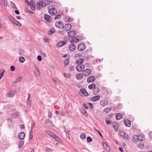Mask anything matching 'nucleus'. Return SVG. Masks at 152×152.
<instances>
[{
  "instance_id": "43",
  "label": "nucleus",
  "mask_w": 152,
  "mask_h": 152,
  "mask_svg": "<svg viewBox=\"0 0 152 152\" xmlns=\"http://www.w3.org/2000/svg\"><path fill=\"white\" fill-rule=\"evenodd\" d=\"M44 4L45 5V6H48L50 3V1L49 0H44Z\"/></svg>"
},
{
  "instance_id": "35",
  "label": "nucleus",
  "mask_w": 152,
  "mask_h": 152,
  "mask_svg": "<svg viewBox=\"0 0 152 152\" xmlns=\"http://www.w3.org/2000/svg\"><path fill=\"white\" fill-rule=\"evenodd\" d=\"M95 87L96 85L94 83H93L88 86V88L91 90L94 89L95 88Z\"/></svg>"
},
{
  "instance_id": "31",
  "label": "nucleus",
  "mask_w": 152,
  "mask_h": 152,
  "mask_svg": "<svg viewBox=\"0 0 152 152\" xmlns=\"http://www.w3.org/2000/svg\"><path fill=\"white\" fill-rule=\"evenodd\" d=\"M102 143L104 147L107 150H110L109 146L106 143L103 142Z\"/></svg>"
},
{
  "instance_id": "62",
  "label": "nucleus",
  "mask_w": 152,
  "mask_h": 152,
  "mask_svg": "<svg viewBox=\"0 0 152 152\" xmlns=\"http://www.w3.org/2000/svg\"><path fill=\"white\" fill-rule=\"evenodd\" d=\"M37 58L39 61H41L42 60V58L41 56H38L37 57Z\"/></svg>"
},
{
  "instance_id": "15",
  "label": "nucleus",
  "mask_w": 152,
  "mask_h": 152,
  "mask_svg": "<svg viewBox=\"0 0 152 152\" xmlns=\"http://www.w3.org/2000/svg\"><path fill=\"white\" fill-rule=\"evenodd\" d=\"M80 93L83 94L86 96H88V94L86 90L84 88H82L80 90Z\"/></svg>"
},
{
  "instance_id": "45",
  "label": "nucleus",
  "mask_w": 152,
  "mask_h": 152,
  "mask_svg": "<svg viewBox=\"0 0 152 152\" xmlns=\"http://www.w3.org/2000/svg\"><path fill=\"white\" fill-rule=\"evenodd\" d=\"M80 137L82 139H85L86 137V135L84 133H82L80 134Z\"/></svg>"
},
{
  "instance_id": "49",
  "label": "nucleus",
  "mask_w": 152,
  "mask_h": 152,
  "mask_svg": "<svg viewBox=\"0 0 152 152\" xmlns=\"http://www.w3.org/2000/svg\"><path fill=\"white\" fill-rule=\"evenodd\" d=\"M10 4L14 9H17V8L15 6V4L13 3L12 1H10Z\"/></svg>"
},
{
  "instance_id": "52",
  "label": "nucleus",
  "mask_w": 152,
  "mask_h": 152,
  "mask_svg": "<svg viewBox=\"0 0 152 152\" xmlns=\"http://www.w3.org/2000/svg\"><path fill=\"white\" fill-rule=\"evenodd\" d=\"M64 76L68 78H69L71 77L70 74L69 73H64Z\"/></svg>"
},
{
  "instance_id": "4",
  "label": "nucleus",
  "mask_w": 152,
  "mask_h": 152,
  "mask_svg": "<svg viewBox=\"0 0 152 152\" xmlns=\"http://www.w3.org/2000/svg\"><path fill=\"white\" fill-rule=\"evenodd\" d=\"M68 37H69L73 38L76 35V32L74 30H71L68 32Z\"/></svg>"
},
{
  "instance_id": "41",
  "label": "nucleus",
  "mask_w": 152,
  "mask_h": 152,
  "mask_svg": "<svg viewBox=\"0 0 152 152\" xmlns=\"http://www.w3.org/2000/svg\"><path fill=\"white\" fill-rule=\"evenodd\" d=\"M19 61L21 63L24 62L25 59V58L21 56L19 58Z\"/></svg>"
},
{
  "instance_id": "53",
  "label": "nucleus",
  "mask_w": 152,
  "mask_h": 152,
  "mask_svg": "<svg viewBox=\"0 0 152 152\" xmlns=\"http://www.w3.org/2000/svg\"><path fill=\"white\" fill-rule=\"evenodd\" d=\"M83 107L86 109H87L88 108V103H84L83 104Z\"/></svg>"
},
{
  "instance_id": "61",
  "label": "nucleus",
  "mask_w": 152,
  "mask_h": 152,
  "mask_svg": "<svg viewBox=\"0 0 152 152\" xmlns=\"http://www.w3.org/2000/svg\"><path fill=\"white\" fill-rule=\"evenodd\" d=\"M64 131L65 132L66 134H68L69 133V131L68 130H66V129L64 127Z\"/></svg>"
},
{
  "instance_id": "27",
  "label": "nucleus",
  "mask_w": 152,
  "mask_h": 152,
  "mask_svg": "<svg viewBox=\"0 0 152 152\" xmlns=\"http://www.w3.org/2000/svg\"><path fill=\"white\" fill-rule=\"evenodd\" d=\"M93 93L94 94H97L100 91L99 88L98 87H95L93 89Z\"/></svg>"
},
{
  "instance_id": "23",
  "label": "nucleus",
  "mask_w": 152,
  "mask_h": 152,
  "mask_svg": "<svg viewBox=\"0 0 152 152\" xmlns=\"http://www.w3.org/2000/svg\"><path fill=\"white\" fill-rule=\"evenodd\" d=\"M100 98V97L99 95L95 96L91 98V100L93 102H95L98 100Z\"/></svg>"
},
{
  "instance_id": "9",
  "label": "nucleus",
  "mask_w": 152,
  "mask_h": 152,
  "mask_svg": "<svg viewBox=\"0 0 152 152\" xmlns=\"http://www.w3.org/2000/svg\"><path fill=\"white\" fill-rule=\"evenodd\" d=\"M48 12L51 15H55L57 14V11L54 8H53L49 9L48 11Z\"/></svg>"
},
{
  "instance_id": "64",
  "label": "nucleus",
  "mask_w": 152,
  "mask_h": 152,
  "mask_svg": "<svg viewBox=\"0 0 152 152\" xmlns=\"http://www.w3.org/2000/svg\"><path fill=\"white\" fill-rule=\"evenodd\" d=\"M26 11L31 14H33V12H32L28 10H26Z\"/></svg>"
},
{
  "instance_id": "42",
  "label": "nucleus",
  "mask_w": 152,
  "mask_h": 152,
  "mask_svg": "<svg viewBox=\"0 0 152 152\" xmlns=\"http://www.w3.org/2000/svg\"><path fill=\"white\" fill-rule=\"evenodd\" d=\"M45 123L46 124H49L50 126L53 125L52 122L49 119H47L45 121Z\"/></svg>"
},
{
  "instance_id": "25",
  "label": "nucleus",
  "mask_w": 152,
  "mask_h": 152,
  "mask_svg": "<svg viewBox=\"0 0 152 152\" xmlns=\"http://www.w3.org/2000/svg\"><path fill=\"white\" fill-rule=\"evenodd\" d=\"M66 43V42L64 41H62L59 42L57 44V46L58 47H60L65 45Z\"/></svg>"
},
{
  "instance_id": "24",
  "label": "nucleus",
  "mask_w": 152,
  "mask_h": 152,
  "mask_svg": "<svg viewBox=\"0 0 152 152\" xmlns=\"http://www.w3.org/2000/svg\"><path fill=\"white\" fill-rule=\"evenodd\" d=\"M121 134H123L122 135V134H121V135L122 137H123L124 136V139L126 140H129V136L128 134H126V133H125L124 132H121Z\"/></svg>"
},
{
  "instance_id": "60",
  "label": "nucleus",
  "mask_w": 152,
  "mask_h": 152,
  "mask_svg": "<svg viewBox=\"0 0 152 152\" xmlns=\"http://www.w3.org/2000/svg\"><path fill=\"white\" fill-rule=\"evenodd\" d=\"M19 145L20 146H22L23 145L24 142L22 141H20L19 142Z\"/></svg>"
},
{
  "instance_id": "33",
  "label": "nucleus",
  "mask_w": 152,
  "mask_h": 152,
  "mask_svg": "<svg viewBox=\"0 0 152 152\" xmlns=\"http://www.w3.org/2000/svg\"><path fill=\"white\" fill-rule=\"evenodd\" d=\"M55 32V30L54 28H51L50 30L48 32V34L49 35H51L54 33Z\"/></svg>"
},
{
  "instance_id": "12",
  "label": "nucleus",
  "mask_w": 152,
  "mask_h": 152,
  "mask_svg": "<svg viewBox=\"0 0 152 152\" xmlns=\"http://www.w3.org/2000/svg\"><path fill=\"white\" fill-rule=\"evenodd\" d=\"M69 50L71 51H74L76 49V45L72 43L70 44L69 47Z\"/></svg>"
},
{
  "instance_id": "29",
  "label": "nucleus",
  "mask_w": 152,
  "mask_h": 152,
  "mask_svg": "<svg viewBox=\"0 0 152 152\" xmlns=\"http://www.w3.org/2000/svg\"><path fill=\"white\" fill-rule=\"evenodd\" d=\"M116 119L117 120H120L123 117L121 114L120 113L116 114L115 115Z\"/></svg>"
},
{
  "instance_id": "50",
  "label": "nucleus",
  "mask_w": 152,
  "mask_h": 152,
  "mask_svg": "<svg viewBox=\"0 0 152 152\" xmlns=\"http://www.w3.org/2000/svg\"><path fill=\"white\" fill-rule=\"evenodd\" d=\"M64 31V29L63 30H60V31H58V33L59 34L61 35H63L64 34V31Z\"/></svg>"
},
{
  "instance_id": "10",
  "label": "nucleus",
  "mask_w": 152,
  "mask_h": 152,
  "mask_svg": "<svg viewBox=\"0 0 152 152\" xmlns=\"http://www.w3.org/2000/svg\"><path fill=\"white\" fill-rule=\"evenodd\" d=\"M44 17L46 22L48 23H50L51 22L52 19L50 16L45 14L44 15Z\"/></svg>"
},
{
  "instance_id": "30",
  "label": "nucleus",
  "mask_w": 152,
  "mask_h": 152,
  "mask_svg": "<svg viewBox=\"0 0 152 152\" xmlns=\"http://www.w3.org/2000/svg\"><path fill=\"white\" fill-rule=\"evenodd\" d=\"M45 132L47 134H48L49 136L52 137H53V136L55 134L54 133L48 130L46 131Z\"/></svg>"
},
{
  "instance_id": "44",
  "label": "nucleus",
  "mask_w": 152,
  "mask_h": 152,
  "mask_svg": "<svg viewBox=\"0 0 152 152\" xmlns=\"http://www.w3.org/2000/svg\"><path fill=\"white\" fill-rule=\"evenodd\" d=\"M13 24L18 26H21V24L16 20H15Z\"/></svg>"
},
{
  "instance_id": "20",
  "label": "nucleus",
  "mask_w": 152,
  "mask_h": 152,
  "mask_svg": "<svg viewBox=\"0 0 152 152\" xmlns=\"http://www.w3.org/2000/svg\"><path fill=\"white\" fill-rule=\"evenodd\" d=\"M66 20L68 22H71L73 21L74 19L73 18L70 17L69 16H66L65 17Z\"/></svg>"
},
{
  "instance_id": "8",
  "label": "nucleus",
  "mask_w": 152,
  "mask_h": 152,
  "mask_svg": "<svg viewBox=\"0 0 152 152\" xmlns=\"http://www.w3.org/2000/svg\"><path fill=\"white\" fill-rule=\"evenodd\" d=\"M85 68V66L83 64H79L76 67L77 70L79 72L83 71Z\"/></svg>"
},
{
  "instance_id": "18",
  "label": "nucleus",
  "mask_w": 152,
  "mask_h": 152,
  "mask_svg": "<svg viewBox=\"0 0 152 152\" xmlns=\"http://www.w3.org/2000/svg\"><path fill=\"white\" fill-rule=\"evenodd\" d=\"M84 61V59L82 58H78L77 59L75 62V63L78 65L81 64Z\"/></svg>"
},
{
  "instance_id": "2",
  "label": "nucleus",
  "mask_w": 152,
  "mask_h": 152,
  "mask_svg": "<svg viewBox=\"0 0 152 152\" xmlns=\"http://www.w3.org/2000/svg\"><path fill=\"white\" fill-rule=\"evenodd\" d=\"M135 138H136V139H137V140L140 141H142L145 139L144 136L143 134H140L138 136L135 135L133 138V140H135Z\"/></svg>"
},
{
  "instance_id": "37",
  "label": "nucleus",
  "mask_w": 152,
  "mask_h": 152,
  "mask_svg": "<svg viewBox=\"0 0 152 152\" xmlns=\"http://www.w3.org/2000/svg\"><path fill=\"white\" fill-rule=\"evenodd\" d=\"M82 113L86 116L87 117L88 116V114L84 109H82L81 110Z\"/></svg>"
},
{
  "instance_id": "1",
  "label": "nucleus",
  "mask_w": 152,
  "mask_h": 152,
  "mask_svg": "<svg viewBox=\"0 0 152 152\" xmlns=\"http://www.w3.org/2000/svg\"><path fill=\"white\" fill-rule=\"evenodd\" d=\"M45 7V5L44 1L42 0L38 1L36 4V8L38 10H39Z\"/></svg>"
},
{
  "instance_id": "28",
  "label": "nucleus",
  "mask_w": 152,
  "mask_h": 152,
  "mask_svg": "<svg viewBox=\"0 0 152 152\" xmlns=\"http://www.w3.org/2000/svg\"><path fill=\"white\" fill-rule=\"evenodd\" d=\"M22 76H19L18 77H17L16 79L15 80L13 83L15 84L17 83H18L22 79Z\"/></svg>"
},
{
  "instance_id": "48",
  "label": "nucleus",
  "mask_w": 152,
  "mask_h": 152,
  "mask_svg": "<svg viewBox=\"0 0 152 152\" xmlns=\"http://www.w3.org/2000/svg\"><path fill=\"white\" fill-rule=\"evenodd\" d=\"M61 17V15L58 14L54 18V19L56 20L59 19Z\"/></svg>"
},
{
  "instance_id": "40",
  "label": "nucleus",
  "mask_w": 152,
  "mask_h": 152,
  "mask_svg": "<svg viewBox=\"0 0 152 152\" xmlns=\"http://www.w3.org/2000/svg\"><path fill=\"white\" fill-rule=\"evenodd\" d=\"M138 147L142 149L144 148V145L142 143H141L138 144Z\"/></svg>"
},
{
  "instance_id": "36",
  "label": "nucleus",
  "mask_w": 152,
  "mask_h": 152,
  "mask_svg": "<svg viewBox=\"0 0 152 152\" xmlns=\"http://www.w3.org/2000/svg\"><path fill=\"white\" fill-rule=\"evenodd\" d=\"M111 110V108L107 107L104 110V112L106 113H109Z\"/></svg>"
},
{
  "instance_id": "21",
  "label": "nucleus",
  "mask_w": 152,
  "mask_h": 152,
  "mask_svg": "<svg viewBox=\"0 0 152 152\" xmlns=\"http://www.w3.org/2000/svg\"><path fill=\"white\" fill-rule=\"evenodd\" d=\"M83 74L78 73L76 75V77L78 80H80L82 79L83 78Z\"/></svg>"
},
{
  "instance_id": "38",
  "label": "nucleus",
  "mask_w": 152,
  "mask_h": 152,
  "mask_svg": "<svg viewBox=\"0 0 152 152\" xmlns=\"http://www.w3.org/2000/svg\"><path fill=\"white\" fill-rule=\"evenodd\" d=\"M78 39L75 37L73 38H72V39L70 40V42L72 43H75L77 42Z\"/></svg>"
},
{
  "instance_id": "17",
  "label": "nucleus",
  "mask_w": 152,
  "mask_h": 152,
  "mask_svg": "<svg viewBox=\"0 0 152 152\" xmlns=\"http://www.w3.org/2000/svg\"><path fill=\"white\" fill-rule=\"evenodd\" d=\"M14 92V91L9 92L6 94V96L7 97H11L14 95L15 94Z\"/></svg>"
},
{
  "instance_id": "7",
  "label": "nucleus",
  "mask_w": 152,
  "mask_h": 152,
  "mask_svg": "<svg viewBox=\"0 0 152 152\" xmlns=\"http://www.w3.org/2000/svg\"><path fill=\"white\" fill-rule=\"evenodd\" d=\"M83 75L85 76H89L91 73V71L89 69H87L83 71Z\"/></svg>"
},
{
  "instance_id": "59",
  "label": "nucleus",
  "mask_w": 152,
  "mask_h": 152,
  "mask_svg": "<svg viewBox=\"0 0 152 152\" xmlns=\"http://www.w3.org/2000/svg\"><path fill=\"white\" fill-rule=\"evenodd\" d=\"M94 129L97 132H98V133L102 137H103V136H102V134L97 129H96L95 128H94Z\"/></svg>"
},
{
  "instance_id": "14",
  "label": "nucleus",
  "mask_w": 152,
  "mask_h": 152,
  "mask_svg": "<svg viewBox=\"0 0 152 152\" xmlns=\"http://www.w3.org/2000/svg\"><path fill=\"white\" fill-rule=\"evenodd\" d=\"M96 80L95 77L94 76H91L88 77L87 79V81L88 83H90L93 82Z\"/></svg>"
},
{
  "instance_id": "11",
  "label": "nucleus",
  "mask_w": 152,
  "mask_h": 152,
  "mask_svg": "<svg viewBox=\"0 0 152 152\" xmlns=\"http://www.w3.org/2000/svg\"><path fill=\"white\" fill-rule=\"evenodd\" d=\"M55 26L57 28H63L64 25L61 21H59L56 23Z\"/></svg>"
},
{
  "instance_id": "16",
  "label": "nucleus",
  "mask_w": 152,
  "mask_h": 152,
  "mask_svg": "<svg viewBox=\"0 0 152 152\" xmlns=\"http://www.w3.org/2000/svg\"><path fill=\"white\" fill-rule=\"evenodd\" d=\"M53 136V137L52 138H53L55 140H56L57 141L59 142H62V140H61V139L59 137H58V136L56 135L55 134H54Z\"/></svg>"
},
{
  "instance_id": "58",
  "label": "nucleus",
  "mask_w": 152,
  "mask_h": 152,
  "mask_svg": "<svg viewBox=\"0 0 152 152\" xmlns=\"http://www.w3.org/2000/svg\"><path fill=\"white\" fill-rule=\"evenodd\" d=\"M10 69L11 71H13L15 69V68L14 66H12L10 67Z\"/></svg>"
},
{
  "instance_id": "13",
  "label": "nucleus",
  "mask_w": 152,
  "mask_h": 152,
  "mask_svg": "<svg viewBox=\"0 0 152 152\" xmlns=\"http://www.w3.org/2000/svg\"><path fill=\"white\" fill-rule=\"evenodd\" d=\"M108 101L106 99L102 100L100 102V104L103 107L107 105L108 104Z\"/></svg>"
},
{
  "instance_id": "54",
  "label": "nucleus",
  "mask_w": 152,
  "mask_h": 152,
  "mask_svg": "<svg viewBox=\"0 0 152 152\" xmlns=\"http://www.w3.org/2000/svg\"><path fill=\"white\" fill-rule=\"evenodd\" d=\"M32 125L31 126V130L33 129H34L35 126V122L34 121H33L32 122Z\"/></svg>"
},
{
  "instance_id": "34",
  "label": "nucleus",
  "mask_w": 152,
  "mask_h": 152,
  "mask_svg": "<svg viewBox=\"0 0 152 152\" xmlns=\"http://www.w3.org/2000/svg\"><path fill=\"white\" fill-rule=\"evenodd\" d=\"M18 53L20 55L23 56L25 54V52L24 50L22 49H20L19 50Z\"/></svg>"
},
{
  "instance_id": "5",
  "label": "nucleus",
  "mask_w": 152,
  "mask_h": 152,
  "mask_svg": "<svg viewBox=\"0 0 152 152\" xmlns=\"http://www.w3.org/2000/svg\"><path fill=\"white\" fill-rule=\"evenodd\" d=\"M63 28V29H64V31L66 32L71 29L72 25L70 24H66L64 25Z\"/></svg>"
},
{
  "instance_id": "32",
  "label": "nucleus",
  "mask_w": 152,
  "mask_h": 152,
  "mask_svg": "<svg viewBox=\"0 0 152 152\" xmlns=\"http://www.w3.org/2000/svg\"><path fill=\"white\" fill-rule=\"evenodd\" d=\"M34 72L35 75L37 76H38L39 75V70L37 69V67H36L34 71Z\"/></svg>"
},
{
  "instance_id": "6",
  "label": "nucleus",
  "mask_w": 152,
  "mask_h": 152,
  "mask_svg": "<svg viewBox=\"0 0 152 152\" xmlns=\"http://www.w3.org/2000/svg\"><path fill=\"white\" fill-rule=\"evenodd\" d=\"M86 48V45L84 43H81L77 47V49L80 51H82L84 50Z\"/></svg>"
},
{
  "instance_id": "22",
  "label": "nucleus",
  "mask_w": 152,
  "mask_h": 152,
  "mask_svg": "<svg viewBox=\"0 0 152 152\" xmlns=\"http://www.w3.org/2000/svg\"><path fill=\"white\" fill-rule=\"evenodd\" d=\"M124 123L125 125L126 126L130 127L131 126V121L128 120H126L124 121Z\"/></svg>"
},
{
  "instance_id": "3",
  "label": "nucleus",
  "mask_w": 152,
  "mask_h": 152,
  "mask_svg": "<svg viewBox=\"0 0 152 152\" xmlns=\"http://www.w3.org/2000/svg\"><path fill=\"white\" fill-rule=\"evenodd\" d=\"M26 2L29 4L31 9L32 10H34L35 9V4L33 0H31L29 3L28 1H26Z\"/></svg>"
},
{
  "instance_id": "51",
  "label": "nucleus",
  "mask_w": 152,
  "mask_h": 152,
  "mask_svg": "<svg viewBox=\"0 0 152 152\" xmlns=\"http://www.w3.org/2000/svg\"><path fill=\"white\" fill-rule=\"evenodd\" d=\"M30 94L28 93V97H27V101L28 102V104H29V103L30 102Z\"/></svg>"
},
{
  "instance_id": "46",
  "label": "nucleus",
  "mask_w": 152,
  "mask_h": 152,
  "mask_svg": "<svg viewBox=\"0 0 152 152\" xmlns=\"http://www.w3.org/2000/svg\"><path fill=\"white\" fill-rule=\"evenodd\" d=\"M69 62V60L68 58H66L64 61V64L65 65H67Z\"/></svg>"
},
{
  "instance_id": "39",
  "label": "nucleus",
  "mask_w": 152,
  "mask_h": 152,
  "mask_svg": "<svg viewBox=\"0 0 152 152\" xmlns=\"http://www.w3.org/2000/svg\"><path fill=\"white\" fill-rule=\"evenodd\" d=\"M9 20L12 23L14 24L16 20L12 16H10L9 17Z\"/></svg>"
},
{
  "instance_id": "19",
  "label": "nucleus",
  "mask_w": 152,
  "mask_h": 152,
  "mask_svg": "<svg viewBox=\"0 0 152 152\" xmlns=\"http://www.w3.org/2000/svg\"><path fill=\"white\" fill-rule=\"evenodd\" d=\"M25 137V134L23 132H21L18 134V138L21 140H23Z\"/></svg>"
},
{
  "instance_id": "56",
  "label": "nucleus",
  "mask_w": 152,
  "mask_h": 152,
  "mask_svg": "<svg viewBox=\"0 0 152 152\" xmlns=\"http://www.w3.org/2000/svg\"><path fill=\"white\" fill-rule=\"evenodd\" d=\"M87 142H88L92 141V139L90 137H88L87 138Z\"/></svg>"
},
{
  "instance_id": "63",
  "label": "nucleus",
  "mask_w": 152,
  "mask_h": 152,
  "mask_svg": "<svg viewBox=\"0 0 152 152\" xmlns=\"http://www.w3.org/2000/svg\"><path fill=\"white\" fill-rule=\"evenodd\" d=\"M48 115L49 117L51 118L52 117V114L51 112H49L48 113Z\"/></svg>"
},
{
  "instance_id": "26",
  "label": "nucleus",
  "mask_w": 152,
  "mask_h": 152,
  "mask_svg": "<svg viewBox=\"0 0 152 152\" xmlns=\"http://www.w3.org/2000/svg\"><path fill=\"white\" fill-rule=\"evenodd\" d=\"M5 71V70L4 69H0V79L3 77Z\"/></svg>"
},
{
  "instance_id": "57",
  "label": "nucleus",
  "mask_w": 152,
  "mask_h": 152,
  "mask_svg": "<svg viewBox=\"0 0 152 152\" xmlns=\"http://www.w3.org/2000/svg\"><path fill=\"white\" fill-rule=\"evenodd\" d=\"M88 106H89L91 109H93V104L89 102L88 103Z\"/></svg>"
},
{
  "instance_id": "47",
  "label": "nucleus",
  "mask_w": 152,
  "mask_h": 152,
  "mask_svg": "<svg viewBox=\"0 0 152 152\" xmlns=\"http://www.w3.org/2000/svg\"><path fill=\"white\" fill-rule=\"evenodd\" d=\"M118 125L117 124H115V125L113 126V128L114 129L115 131H117L118 130Z\"/></svg>"
},
{
  "instance_id": "55",
  "label": "nucleus",
  "mask_w": 152,
  "mask_h": 152,
  "mask_svg": "<svg viewBox=\"0 0 152 152\" xmlns=\"http://www.w3.org/2000/svg\"><path fill=\"white\" fill-rule=\"evenodd\" d=\"M45 150L47 152H51L52 151V149L48 147L46 148H45Z\"/></svg>"
}]
</instances>
